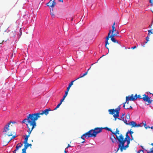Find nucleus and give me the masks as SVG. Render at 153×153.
Wrapping results in <instances>:
<instances>
[{"instance_id": "nucleus-60", "label": "nucleus", "mask_w": 153, "mask_h": 153, "mask_svg": "<svg viewBox=\"0 0 153 153\" xmlns=\"http://www.w3.org/2000/svg\"><path fill=\"white\" fill-rule=\"evenodd\" d=\"M93 64H92V65H93Z\"/></svg>"}, {"instance_id": "nucleus-40", "label": "nucleus", "mask_w": 153, "mask_h": 153, "mask_svg": "<svg viewBox=\"0 0 153 153\" xmlns=\"http://www.w3.org/2000/svg\"><path fill=\"white\" fill-rule=\"evenodd\" d=\"M33 21H36V18L35 16H34L33 18Z\"/></svg>"}, {"instance_id": "nucleus-42", "label": "nucleus", "mask_w": 153, "mask_h": 153, "mask_svg": "<svg viewBox=\"0 0 153 153\" xmlns=\"http://www.w3.org/2000/svg\"><path fill=\"white\" fill-rule=\"evenodd\" d=\"M58 1L59 2H63V0H58Z\"/></svg>"}, {"instance_id": "nucleus-48", "label": "nucleus", "mask_w": 153, "mask_h": 153, "mask_svg": "<svg viewBox=\"0 0 153 153\" xmlns=\"http://www.w3.org/2000/svg\"><path fill=\"white\" fill-rule=\"evenodd\" d=\"M129 131H128V132H126V134H128V133H130Z\"/></svg>"}, {"instance_id": "nucleus-8", "label": "nucleus", "mask_w": 153, "mask_h": 153, "mask_svg": "<svg viewBox=\"0 0 153 153\" xmlns=\"http://www.w3.org/2000/svg\"><path fill=\"white\" fill-rule=\"evenodd\" d=\"M130 139V137L127 134H126V137L125 138H124L123 135L122 134H120V135L119 138H118V140L119 142H121L123 145L125 143L127 140Z\"/></svg>"}, {"instance_id": "nucleus-5", "label": "nucleus", "mask_w": 153, "mask_h": 153, "mask_svg": "<svg viewBox=\"0 0 153 153\" xmlns=\"http://www.w3.org/2000/svg\"><path fill=\"white\" fill-rule=\"evenodd\" d=\"M111 33V30H109V33L108 34V36H107L105 38V48L108 49V48L107 46V45H109V43L108 42V40L109 39V38H111V40L114 42V43H117L119 44V42L118 41L116 40L114 37V36H113V35H110V34Z\"/></svg>"}, {"instance_id": "nucleus-56", "label": "nucleus", "mask_w": 153, "mask_h": 153, "mask_svg": "<svg viewBox=\"0 0 153 153\" xmlns=\"http://www.w3.org/2000/svg\"><path fill=\"white\" fill-rule=\"evenodd\" d=\"M13 54L11 56H13Z\"/></svg>"}, {"instance_id": "nucleus-36", "label": "nucleus", "mask_w": 153, "mask_h": 153, "mask_svg": "<svg viewBox=\"0 0 153 153\" xmlns=\"http://www.w3.org/2000/svg\"><path fill=\"white\" fill-rule=\"evenodd\" d=\"M141 127L140 124H136V127Z\"/></svg>"}, {"instance_id": "nucleus-13", "label": "nucleus", "mask_w": 153, "mask_h": 153, "mask_svg": "<svg viewBox=\"0 0 153 153\" xmlns=\"http://www.w3.org/2000/svg\"><path fill=\"white\" fill-rule=\"evenodd\" d=\"M120 131L117 128H116V131L115 132H113L112 134L115 135L116 137V138L118 140V138H119L120 135L119 136L118 135V134H120L119 133Z\"/></svg>"}, {"instance_id": "nucleus-21", "label": "nucleus", "mask_w": 153, "mask_h": 153, "mask_svg": "<svg viewBox=\"0 0 153 153\" xmlns=\"http://www.w3.org/2000/svg\"><path fill=\"white\" fill-rule=\"evenodd\" d=\"M115 22H114L112 26V30H111V32L112 33H113L114 31H116L115 27Z\"/></svg>"}, {"instance_id": "nucleus-35", "label": "nucleus", "mask_w": 153, "mask_h": 153, "mask_svg": "<svg viewBox=\"0 0 153 153\" xmlns=\"http://www.w3.org/2000/svg\"><path fill=\"white\" fill-rule=\"evenodd\" d=\"M146 122H145V124H144V127H145V128L146 129H147V125H146Z\"/></svg>"}, {"instance_id": "nucleus-41", "label": "nucleus", "mask_w": 153, "mask_h": 153, "mask_svg": "<svg viewBox=\"0 0 153 153\" xmlns=\"http://www.w3.org/2000/svg\"><path fill=\"white\" fill-rule=\"evenodd\" d=\"M64 100L63 99H62L61 100V101H60V103H62V102Z\"/></svg>"}, {"instance_id": "nucleus-20", "label": "nucleus", "mask_w": 153, "mask_h": 153, "mask_svg": "<svg viewBox=\"0 0 153 153\" xmlns=\"http://www.w3.org/2000/svg\"><path fill=\"white\" fill-rule=\"evenodd\" d=\"M91 67V66L90 67L88 70L87 71V72H86L85 73H84L82 75H80V76L78 78H77V79H78L80 78H82V77H84V76H85L86 75H87L88 73V71H89V70L90 69Z\"/></svg>"}, {"instance_id": "nucleus-15", "label": "nucleus", "mask_w": 153, "mask_h": 153, "mask_svg": "<svg viewBox=\"0 0 153 153\" xmlns=\"http://www.w3.org/2000/svg\"><path fill=\"white\" fill-rule=\"evenodd\" d=\"M52 3L51 4H47V6L51 7L52 8H53L54 6L56 5V3L55 1V0H52L51 1Z\"/></svg>"}, {"instance_id": "nucleus-28", "label": "nucleus", "mask_w": 153, "mask_h": 153, "mask_svg": "<svg viewBox=\"0 0 153 153\" xmlns=\"http://www.w3.org/2000/svg\"><path fill=\"white\" fill-rule=\"evenodd\" d=\"M62 104L59 103L56 106V107L54 109V110H56L58 108H59V106L61 105Z\"/></svg>"}, {"instance_id": "nucleus-49", "label": "nucleus", "mask_w": 153, "mask_h": 153, "mask_svg": "<svg viewBox=\"0 0 153 153\" xmlns=\"http://www.w3.org/2000/svg\"><path fill=\"white\" fill-rule=\"evenodd\" d=\"M126 104H127L128 105V104H129V102H127L126 103Z\"/></svg>"}, {"instance_id": "nucleus-32", "label": "nucleus", "mask_w": 153, "mask_h": 153, "mask_svg": "<svg viewBox=\"0 0 153 153\" xmlns=\"http://www.w3.org/2000/svg\"><path fill=\"white\" fill-rule=\"evenodd\" d=\"M130 139H128V140H126V141L127 142V144L129 145L130 144Z\"/></svg>"}, {"instance_id": "nucleus-44", "label": "nucleus", "mask_w": 153, "mask_h": 153, "mask_svg": "<svg viewBox=\"0 0 153 153\" xmlns=\"http://www.w3.org/2000/svg\"><path fill=\"white\" fill-rule=\"evenodd\" d=\"M66 97V96L65 95H64V96L63 97L62 99H63L64 100Z\"/></svg>"}, {"instance_id": "nucleus-39", "label": "nucleus", "mask_w": 153, "mask_h": 153, "mask_svg": "<svg viewBox=\"0 0 153 153\" xmlns=\"http://www.w3.org/2000/svg\"><path fill=\"white\" fill-rule=\"evenodd\" d=\"M149 1L150 3H151L152 4H153V1L152 0H149Z\"/></svg>"}, {"instance_id": "nucleus-11", "label": "nucleus", "mask_w": 153, "mask_h": 153, "mask_svg": "<svg viewBox=\"0 0 153 153\" xmlns=\"http://www.w3.org/2000/svg\"><path fill=\"white\" fill-rule=\"evenodd\" d=\"M23 144L21 143H19L16 146V149L13 152V153H16V151L18 150L20 148L23 146Z\"/></svg>"}, {"instance_id": "nucleus-47", "label": "nucleus", "mask_w": 153, "mask_h": 153, "mask_svg": "<svg viewBox=\"0 0 153 153\" xmlns=\"http://www.w3.org/2000/svg\"><path fill=\"white\" fill-rule=\"evenodd\" d=\"M27 144H28V145L29 146H32V144H29V143H27Z\"/></svg>"}, {"instance_id": "nucleus-62", "label": "nucleus", "mask_w": 153, "mask_h": 153, "mask_svg": "<svg viewBox=\"0 0 153 153\" xmlns=\"http://www.w3.org/2000/svg\"><path fill=\"white\" fill-rule=\"evenodd\" d=\"M115 153H117V152H115Z\"/></svg>"}, {"instance_id": "nucleus-43", "label": "nucleus", "mask_w": 153, "mask_h": 153, "mask_svg": "<svg viewBox=\"0 0 153 153\" xmlns=\"http://www.w3.org/2000/svg\"><path fill=\"white\" fill-rule=\"evenodd\" d=\"M136 48V46H134L133 47H132L131 48L132 49H135Z\"/></svg>"}, {"instance_id": "nucleus-31", "label": "nucleus", "mask_w": 153, "mask_h": 153, "mask_svg": "<svg viewBox=\"0 0 153 153\" xmlns=\"http://www.w3.org/2000/svg\"><path fill=\"white\" fill-rule=\"evenodd\" d=\"M129 132L130 134H131V137H132V134L134 133V132L132 131H131V129L130 131Z\"/></svg>"}, {"instance_id": "nucleus-61", "label": "nucleus", "mask_w": 153, "mask_h": 153, "mask_svg": "<svg viewBox=\"0 0 153 153\" xmlns=\"http://www.w3.org/2000/svg\"><path fill=\"white\" fill-rule=\"evenodd\" d=\"M152 95H153V94H152Z\"/></svg>"}, {"instance_id": "nucleus-17", "label": "nucleus", "mask_w": 153, "mask_h": 153, "mask_svg": "<svg viewBox=\"0 0 153 153\" xmlns=\"http://www.w3.org/2000/svg\"><path fill=\"white\" fill-rule=\"evenodd\" d=\"M128 124H129L128 125L131 126L132 127H136V123L135 122L132 121L130 122Z\"/></svg>"}, {"instance_id": "nucleus-6", "label": "nucleus", "mask_w": 153, "mask_h": 153, "mask_svg": "<svg viewBox=\"0 0 153 153\" xmlns=\"http://www.w3.org/2000/svg\"><path fill=\"white\" fill-rule=\"evenodd\" d=\"M121 105L119 106L117 108L114 109H110L108 110L109 114H114L113 117L114 118V120L116 121L117 119L119 117V111L120 109Z\"/></svg>"}, {"instance_id": "nucleus-27", "label": "nucleus", "mask_w": 153, "mask_h": 153, "mask_svg": "<svg viewBox=\"0 0 153 153\" xmlns=\"http://www.w3.org/2000/svg\"><path fill=\"white\" fill-rule=\"evenodd\" d=\"M77 79H76L72 81L70 83V84L69 85H70V86H71L73 85V82L75 81L76 80H77Z\"/></svg>"}, {"instance_id": "nucleus-1", "label": "nucleus", "mask_w": 153, "mask_h": 153, "mask_svg": "<svg viewBox=\"0 0 153 153\" xmlns=\"http://www.w3.org/2000/svg\"><path fill=\"white\" fill-rule=\"evenodd\" d=\"M50 108L47 109L44 111H42V112L37 113L34 114H30L27 116V118H25L33 125V127L36 126V121L38 118L40 117V115H43L44 114L47 115L49 114V111H51Z\"/></svg>"}, {"instance_id": "nucleus-30", "label": "nucleus", "mask_w": 153, "mask_h": 153, "mask_svg": "<svg viewBox=\"0 0 153 153\" xmlns=\"http://www.w3.org/2000/svg\"><path fill=\"white\" fill-rule=\"evenodd\" d=\"M153 153V148L151 149L150 151L149 152H147V153Z\"/></svg>"}, {"instance_id": "nucleus-16", "label": "nucleus", "mask_w": 153, "mask_h": 153, "mask_svg": "<svg viewBox=\"0 0 153 153\" xmlns=\"http://www.w3.org/2000/svg\"><path fill=\"white\" fill-rule=\"evenodd\" d=\"M87 132L85 133V134H83V135L81 137V138L84 140V141L82 142V143H83L85 141V138L84 136H85V137H87L88 138L91 137H89V135L88 134L87 135L86 134Z\"/></svg>"}, {"instance_id": "nucleus-3", "label": "nucleus", "mask_w": 153, "mask_h": 153, "mask_svg": "<svg viewBox=\"0 0 153 153\" xmlns=\"http://www.w3.org/2000/svg\"><path fill=\"white\" fill-rule=\"evenodd\" d=\"M22 123H24L25 124L28 129L27 132L28 133V134L26 136V137L25 138L23 142L24 143L26 144L27 143L28 137H30V135L31 134V131L36 126H35L33 127V125L32 124H31V123L29 122V121L27 120L25 118L22 121Z\"/></svg>"}, {"instance_id": "nucleus-9", "label": "nucleus", "mask_w": 153, "mask_h": 153, "mask_svg": "<svg viewBox=\"0 0 153 153\" xmlns=\"http://www.w3.org/2000/svg\"><path fill=\"white\" fill-rule=\"evenodd\" d=\"M143 97H142L143 100L145 102H147V105L151 104L152 101V100H150V97H149L148 95H146L144 94L143 95Z\"/></svg>"}, {"instance_id": "nucleus-24", "label": "nucleus", "mask_w": 153, "mask_h": 153, "mask_svg": "<svg viewBox=\"0 0 153 153\" xmlns=\"http://www.w3.org/2000/svg\"><path fill=\"white\" fill-rule=\"evenodd\" d=\"M148 35L149 36L151 35V34L153 33V30H148Z\"/></svg>"}, {"instance_id": "nucleus-14", "label": "nucleus", "mask_w": 153, "mask_h": 153, "mask_svg": "<svg viewBox=\"0 0 153 153\" xmlns=\"http://www.w3.org/2000/svg\"><path fill=\"white\" fill-rule=\"evenodd\" d=\"M127 101H126V102L124 103H123V107L125 109H132V108L131 106V105H126V103Z\"/></svg>"}, {"instance_id": "nucleus-4", "label": "nucleus", "mask_w": 153, "mask_h": 153, "mask_svg": "<svg viewBox=\"0 0 153 153\" xmlns=\"http://www.w3.org/2000/svg\"><path fill=\"white\" fill-rule=\"evenodd\" d=\"M102 129H103V128L102 127L96 128L94 129H91L89 131L87 132L86 134L87 135L88 134L89 137H95L97 134L102 132Z\"/></svg>"}, {"instance_id": "nucleus-58", "label": "nucleus", "mask_w": 153, "mask_h": 153, "mask_svg": "<svg viewBox=\"0 0 153 153\" xmlns=\"http://www.w3.org/2000/svg\"><path fill=\"white\" fill-rule=\"evenodd\" d=\"M71 20H73V19L72 18Z\"/></svg>"}, {"instance_id": "nucleus-45", "label": "nucleus", "mask_w": 153, "mask_h": 153, "mask_svg": "<svg viewBox=\"0 0 153 153\" xmlns=\"http://www.w3.org/2000/svg\"><path fill=\"white\" fill-rule=\"evenodd\" d=\"M66 97V96L65 95H64V96L63 97L62 99H63L64 100Z\"/></svg>"}, {"instance_id": "nucleus-7", "label": "nucleus", "mask_w": 153, "mask_h": 153, "mask_svg": "<svg viewBox=\"0 0 153 153\" xmlns=\"http://www.w3.org/2000/svg\"><path fill=\"white\" fill-rule=\"evenodd\" d=\"M141 96L140 94L137 95V94L134 96L133 94L131 95H128V96L126 97V101H134L136 100L138 98L140 99H142Z\"/></svg>"}, {"instance_id": "nucleus-22", "label": "nucleus", "mask_w": 153, "mask_h": 153, "mask_svg": "<svg viewBox=\"0 0 153 153\" xmlns=\"http://www.w3.org/2000/svg\"><path fill=\"white\" fill-rule=\"evenodd\" d=\"M53 8L50 10V14L52 18H53L55 17V15L54 13L53 12Z\"/></svg>"}, {"instance_id": "nucleus-10", "label": "nucleus", "mask_w": 153, "mask_h": 153, "mask_svg": "<svg viewBox=\"0 0 153 153\" xmlns=\"http://www.w3.org/2000/svg\"><path fill=\"white\" fill-rule=\"evenodd\" d=\"M119 144L118 145V148L117 151L120 149L121 151L122 152L123 150H126V148H128L129 146L128 144H127L126 145L124 146L125 143L123 145L121 142H119Z\"/></svg>"}, {"instance_id": "nucleus-53", "label": "nucleus", "mask_w": 153, "mask_h": 153, "mask_svg": "<svg viewBox=\"0 0 153 153\" xmlns=\"http://www.w3.org/2000/svg\"><path fill=\"white\" fill-rule=\"evenodd\" d=\"M147 128H150V127H149V126H147Z\"/></svg>"}, {"instance_id": "nucleus-2", "label": "nucleus", "mask_w": 153, "mask_h": 153, "mask_svg": "<svg viewBox=\"0 0 153 153\" xmlns=\"http://www.w3.org/2000/svg\"><path fill=\"white\" fill-rule=\"evenodd\" d=\"M11 122H10L5 125L4 126L3 132H4V141L8 144L13 139L16 137V134L15 135H13L14 133L9 129V125L10 124Z\"/></svg>"}, {"instance_id": "nucleus-33", "label": "nucleus", "mask_w": 153, "mask_h": 153, "mask_svg": "<svg viewBox=\"0 0 153 153\" xmlns=\"http://www.w3.org/2000/svg\"><path fill=\"white\" fill-rule=\"evenodd\" d=\"M143 151L142 150H139L138 151L137 153H143Z\"/></svg>"}, {"instance_id": "nucleus-12", "label": "nucleus", "mask_w": 153, "mask_h": 153, "mask_svg": "<svg viewBox=\"0 0 153 153\" xmlns=\"http://www.w3.org/2000/svg\"><path fill=\"white\" fill-rule=\"evenodd\" d=\"M130 119V116L129 114H127L126 116V119L124 123L126 125H128Z\"/></svg>"}, {"instance_id": "nucleus-18", "label": "nucleus", "mask_w": 153, "mask_h": 153, "mask_svg": "<svg viewBox=\"0 0 153 153\" xmlns=\"http://www.w3.org/2000/svg\"><path fill=\"white\" fill-rule=\"evenodd\" d=\"M114 134H112V135L111 136L110 138L113 143H114L116 140V138L114 135Z\"/></svg>"}, {"instance_id": "nucleus-38", "label": "nucleus", "mask_w": 153, "mask_h": 153, "mask_svg": "<svg viewBox=\"0 0 153 153\" xmlns=\"http://www.w3.org/2000/svg\"><path fill=\"white\" fill-rule=\"evenodd\" d=\"M52 1V0H50L49 2L47 3L46 4H51L52 3L51 1Z\"/></svg>"}, {"instance_id": "nucleus-57", "label": "nucleus", "mask_w": 153, "mask_h": 153, "mask_svg": "<svg viewBox=\"0 0 153 153\" xmlns=\"http://www.w3.org/2000/svg\"><path fill=\"white\" fill-rule=\"evenodd\" d=\"M13 54H14V52H13Z\"/></svg>"}, {"instance_id": "nucleus-54", "label": "nucleus", "mask_w": 153, "mask_h": 153, "mask_svg": "<svg viewBox=\"0 0 153 153\" xmlns=\"http://www.w3.org/2000/svg\"><path fill=\"white\" fill-rule=\"evenodd\" d=\"M64 152H65L64 153H66V152L65 150Z\"/></svg>"}, {"instance_id": "nucleus-19", "label": "nucleus", "mask_w": 153, "mask_h": 153, "mask_svg": "<svg viewBox=\"0 0 153 153\" xmlns=\"http://www.w3.org/2000/svg\"><path fill=\"white\" fill-rule=\"evenodd\" d=\"M29 146L27 144V143L26 144L24 143V148L22 149V151L26 152V149Z\"/></svg>"}, {"instance_id": "nucleus-23", "label": "nucleus", "mask_w": 153, "mask_h": 153, "mask_svg": "<svg viewBox=\"0 0 153 153\" xmlns=\"http://www.w3.org/2000/svg\"><path fill=\"white\" fill-rule=\"evenodd\" d=\"M125 115V113L123 114L122 117H121V118H118V119L119 120H122L124 122L125 120H124V117L123 116Z\"/></svg>"}, {"instance_id": "nucleus-26", "label": "nucleus", "mask_w": 153, "mask_h": 153, "mask_svg": "<svg viewBox=\"0 0 153 153\" xmlns=\"http://www.w3.org/2000/svg\"><path fill=\"white\" fill-rule=\"evenodd\" d=\"M116 32L115 33H112V35H113V36H117V34H118L119 33V31H118V30H117L116 31H115Z\"/></svg>"}, {"instance_id": "nucleus-55", "label": "nucleus", "mask_w": 153, "mask_h": 153, "mask_svg": "<svg viewBox=\"0 0 153 153\" xmlns=\"http://www.w3.org/2000/svg\"><path fill=\"white\" fill-rule=\"evenodd\" d=\"M133 137L132 136V137H131V140H133Z\"/></svg>"}, {"instance_id": "nucleus-25", "label": "nucleus", "mask_w": 153, "mask_h": 153, "mask_svg": "<svg viewBox=\"0 0 153 153\" xmlns=\"http://www.w3.org/2000/svg\"><path fill=\"white\" fill-rule=\"evenodd\" d=\"M103 129H106V130L108 131H110L111 132H112H112H113V131H112V130L111 129V128H108V127H104V128H103Z\"/></svg>"}, {"instance_id": "nucleus-29", "label": "nucleus", "mask_w": 153, "mask_h": 153, "mask_svg": "<svg viewBox=\"0 0 153 153\" xmlns=\"http://www.w3.org/2000/svg\"><path fill=\"white\" fill-rule=\"evenodd\" d=\"M149 36L148 35V36L146 38V40L147 41L146 42H145V44L148 41H149V38L148 37Z\"/></svg>"}, {"instance_id": "nucleus-59", "label": "nucleus", "mask_w": 153, "mask_h": 153, "mask_svg": "<svg viewBox=\"0 0 153 153\" xmlns=\"http://www.w3.org/2000/svg\"><path fill=\"white\" fill-rule=\"evenodd\" d=\"M142 46H143V47H144V45L143 46V45H142Z\"/></svg>"}, {"instance_id": "nucleus-52", "label": "nucleus", "mask_w": 153, "mask_h": 153, "mask_svg": "<svg viewBox=\"0 0 153 153\" xmlns=\"http://www.w3.org/2000/svg\"><path fill=\"white\" fill-rule=\"evenodd\" d=\"M151 146H153V143H151Z\"/></svg>"}, {"instance_id": "nucleus-51", "label": "nucleus", "mask_w": 153, "mask_h": 153, "mask_svg": "<svg viewBox=\"0 0 153 153\" xmlns=\"http://www.w3.org/2000/svg\"><path fill=\"white\" fill-rule=\"evenodd\" d=\"M151 129H153V126H152L151 127H150Z\"/></svg>"}, {"instance_id": "nucleus-50", "label": "nucleus", "mask_w": 153, "mask_h": 153, "mask_svg": "<svg viewBox=\"0 0 153 153\" xmlns=\"http://www.w3.org/2000/svg\"><path fill=\"white\" fill-rule=\"evenodd\" d=\"M152 25H149L150 27V28H152Z\"/></svg>"}, {"instance_id": "nucleus-37", "label": "nucleus", "mask_w": 153, "mask_h": 153, "mask_svg": "<svg viewBox=\"0 0 153 153\" xmlns=\"http://www.w3.org/2000/svg\"><path fill=\"white\" fill-rule=\"evenodd\" d=\"M68 91L66 90V91L65 92V94L64 95L67 96V95H68Z\"/></svg>"}, {"instance_id": "nucleus-46", "label": "nucleus", "mask_w": 153, "mask_h": 153, "mask_svg": "<svg viewBox=\"0 0 153 153\" xmlns=\"http://www.w3.org/2000/svg\"><path fill=\"white\" fill-rule=\"evenodd\" d=\"M71 147V146L69 144H68V146L66 148V149H67L69 147Z\"/></svg>"}, {"instance_id": "nucleus-34", "label": "nucleus", "mask_w": 153, "mask_h": 153, "mask_svg": "<svg viewBox=\"0 0 153 153\" xmlns=\"http://www.w3.org/2000/svg\"><path fill=\"white\" fill-rule=\"evenodd\" d=\"M71 86H70V85H68V87H67V91H69L70 89V88L71 87Z\"/></svg>"}]
</instances>
